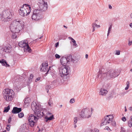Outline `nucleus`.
Instances as JSON below:
<instances>
[{"label":"nucleus","instance_id":"1","mask_svg":"<svg viewBox=\"0 0 132 132\" xmlns=\"http://www.w3.org/2000/svg\"><path fill=\"white\" fill-rule=\"evenodd\" d=\"M104 69L103 68H102L99 70L97 77L100 80L109 79L113 77H115L118 76L120 73L119 70H111L106 72H104Z\"/></svg>","mask_w":132,"mask_h":132},{"label":"nucleus","instance_id":"2","mask_svg":"<svg viewBox=\"0 0 132 132\" xmlns=\"http://www.w3.org/2000/svg\"><path fill=\"white\" fill-rule=\"evenodd\" d=\"M24 22L20 19L14 20L10 26L11 31L13 33H18L23 29L24 27Z\"/></svg>","mask_w":132,"mask_h":132},{"label":"nucleus","instance_id":"3","mask_svg":"<svg viewBox=\"0 0 132 132\" xmlns=\"http://www.w3.org/2000/svg\"><path fill=\"white\" fill-rule=\"evenodd\" d=\"M31 108L32 110L34 112L35 116L37 118H42L44 115L43 110L40 106L38 105L36 102L33 101L31 104Z\"/></svg>","mask_w":132,"mask_h":132},{"label":"nucleus","instance_id":"4","mask_svg":"<svg viewBox=\"0 0 132 132\" xmlns=\"http://www.w3.org/2000/svg\"><path fill=\"white\" fill-rule=\"evenodd\" d=\"M3 97L7 102L12 100L14 97V93L13 91L9 88L6 89L3 92Z\"/></svg>","mask_w":132,"mask_h":132},{"label":"nucleus","instance_id":"5","mask_svg":"<svg viewBox=\"0 0 132 132\" xmlns=\"http://www.w3.org/2000/svg\"><path fill=\"white\" fill-rule=\"evenodd\" d=\"M19 11L20 15L25 16L30 14L31 12V7L29 5L25 4L19 10Z\"/></svg>","mask_w":132,"mask_h":132},{"label":"nucleus","instance_id":"6","mask_svg":"<svg viewBox=\"0 0 132 132\" xmlns=\"http://www.w3.org/2000/svg\"><path fill=\"white\" fill-rule=\"evenodd\" d=\"M43 15L42 12L39 9L34 10L31 16L32 20H38L43 18Z\"/></svg>","mask_w":132,"mask_h":132},{"label":"nucleus","instance_id":"7","mask_svg":"<svg viewBox=\"0 0 132 132\" xmlns=\"http://www.w3.org/2000/svg\"><path fill=\"white\" fill-rule=\"evenodd\" d=\"M79 115L82 118H89L91 117L92 113L89 108H86L82 109L80 112Z\"/></svg>","mask_w":132,"mask_h":132},{"label":"nucleus","instance_id":"8","mask_svg":"<svg viewBox=\"0 0 132 132\" xmlns=\"http://www.w3.org/2000/svg\"><path fill=\"white\" fill-rule=\"evenodd\" d=\"M39 118L37 117L32 114H31L28 118V123L30 126L33 127L36 125V123Z\"/></svg>","mask_w":132,"mask_h":132},{"label":"nucleus","instance_id":"9","mask_svg":"<svg viewBox=\"0 0 132 132\" xmlns=\"http://www.w3.org/2000/svg\"><path fill=\"white\" fill-rule=\"evenodd\" d=\"M60 76L63 77L67 75L70 72V68L68 66H65L60 68L59 70Z\"/></svg>","mask_w":132,"mask_h":132},{"label":"nucleus","instance_id":"10","mask_svg":"<svg viewBox=\"0 0 132 132\" xmlns=\"http://www.w3.org/2000/svg\"><path fill=\"white\" fill-rule=\"evenodd\" d=\"M28 42H26L25 40H24L19 42L18 44L19 47L24 48V51H27L28 52L30 53L31 52L32 50L28 45Z\"/></svg>","mask_w":132,"mask_h":132},{"label":"nucleus","instance_id":"11","mask_svg":"<svg viewBox=\"0 0 132 132\" xmlns=\"http://www.w3.org/2000/svg\"><path fill=\"white\" fill-rule=\"evenodd\" d=\"M38 4L40 9H39L42 12V11H46L48 8L47 3L45 2L43 0H41L38 3Z\"/></svg>","mask_w":132,"mask_h":132},{"label":"nucleus","instance_id":"12","mask_svg":"<svg viewBox=\"0 0 132 132\" xmlns=\"http://www.w3.org/2000/svg\"><path fill=\"white\" fill-rule=\"evenodd\" d=\"M50 67H49V68L48 70V64L46 63H43L41 65L40 67V70L41 71H44L45 72L47 71V72L46 73H47L49 71L50 68Z\"/></svg>","mask_w":132,"mask_h":132},{"label":"nucleus","instance_id":"13","mask_svg":"<svg viewBox=\"0 0 132 132\" xmlns=\"http://www.w3.org/2000/svg\"><path fill=\"white\" fill-rule=\"evenodd\" d=\"M68 59H69L68 60H69L70 62H72L75 63L78 62L79 60V59L76 55H73L72 56L71 55H68Z\"/></svg>","mask_w":132,"mask_h":132},{"label":"nucleus","instance_id":"14","mask_svg":"<svg viewBox=\"0 0 132 132\" xmlns=\"http://www.w3.org/2000/svg\"><path fill=\"white\" fill-rule=\"evenodd\" d=\"M19 80V79H16L14 82L13 85L15 87L14 88L15 89H16L17 91H19V88L21 86V83L18 81Z\"/></svg>","mask_w":132,"mask_h":132},{"label":"nucleus","instance_id":"15","mask_svg":"<svg viewBox=\"0 0 132 132\" xmlns=\"http://www.w3.org/2000/svg\"><path fill=\"white\" fill-rule=\"evenodd\" d=\"M111 119L109 118L108 115H107L102 120L101 126H103L105 125L108 124H110V122Z\"/></svg>","mask_w":132,"mask_h":132},{"label":"nucleus","instance_id":"16","mask_svg":"<svg viewBox=\"0 0 132 132\" xmlns=\"http://www.w3.org/2000/svg\"><path fill=\"white\" fill-rule=\"evenodd\" d=\"M68 59V56L67 57H63L60 59V62L64 66H65L67 63L70 62Z\"/></svg>","mask_w":132,"mask_h":132},{"label":"nucleus","instance_id":"17","mask_svg":"<svg viewBox=\"0 0 132 132\" xmlns=\"http://www.w3.org/2000/svg\"><path fill=\"white\" fill-rule=\"evenodd\" d=\"M3 52H5L6 53H10L11 50V46L9 45H7L4 47L2 48Z\"/></svg>","mask_w":132,"mask_h":132},{"label":"nucleus","instance_id":"18","mask_svg":"<svg viewBox=\"0 0 132 132\" xmlns=\"http://www.w3.org/2000/svg\"><path fill=\"white\" fill-rule=\"evenodd\" d=\"M9 10H4L1 14V15L2 18H4V19H7V14L9 13Z\"/></svg>","mask_w":132,"mask_h":132},{"label":"nucleus","instance_id":"19","mask_svg":"<svg viewBox=\"0 0 132 132\" xmlns=\"http://www.w3.org/2000/svg\"><path fill=\"white\" fill-rule=\"evenodd\" d=\"M21 111V108H18L17 107H14L13 108L12 111V112L14 114L19 113Z\"/></svg>","mask_w":132,"mask_h":132},{"label":"nucleus","instance_id":"20","mask_svg":"<svg viewBox=\"0 0 132 132\" xmlns=\"http://www.w3.org/2000/svg\"><path fill=\"white\" fill-rule=\"evenodd\" d=\"M100 94L103 96H105L108 93V91L106 90L104 88L101 89L100 91Z\"/></svg>","mask_w":132,"mask_h":132},{"label":"nucleus","instance_id":"21","mask_svg":"<svg viewBox=\"0 0 132 132\" xmlns=\"http://www.w3.org/2000/svg\"><path fill=\"white\" fill-rule=\"evenodd\" d=\"M0 63H1L2 65L5 66L6 67L10 66V65L7 64L6 62L4 59L0 60Z\"/></svg>","mask_w":132,"mask_h":132},{"label":"nucleus","instance_id":"22","mask_svg":"<svg viewBox=\"0 0 132 132\" xmlns=\"http://www.w3.org/2000/svg\"><path fill=\"white\" fill-rule=\"evenodd\" d=\"M45 121L46 122H48V121L52 120L54 118V115H52L50 117H45Z\"/></svg>","mask_w":132,"mask_h":132},{"label":"nucleus","instance_id":"23","mask_svg":"<svg viewBox=\"0 0 132 132\" xmlns=\"http://www.w3.org/2000/svg\"><path fill=\"white\" fill-rule=\"evenodd\" d=\"M127 124L130 128L132 126V116H130V119L128 121Z\"/></svg>","mask_w":132,"mask_h":132},{"label":"nucleus","instance_id":"24","mask_svg":"<svg viewBox=\"0 0 132 132\" xmlns=\"http://www.w3.org/2000/svg\"><path fill=\"white\" fill-rule=\"evenodd\" d=\"M77 119L78 118L77 117H75L73 118V124L75 128H76L77 127L76 123L77 121Z\"/></svg>","mask_w":132,"mask_h":132},{"label":"nucleus","instance_id":"25","mask_svg":"<svg viewBox=\"0 0 132 132\" xmlns=\"http://www.w3.org/2000/svg\"><path fill=\"white\" fill-rule=\"evenodd\" d=\"M8 14H7V19L6 20H7V19H11L12 17V14L11 13V12L9 11V13Z\"/></svg>","mask_w":132,"mask_h":132},{"label":"nucleus","instance_id":"26","mask_svg":"<svg viewBox=\"0 0 132 132\" xmlns=\"http://www.w3.org/2000/svg\"><path fill=\"white\" fill-rule=\"evenodd\" d=\"M33 77L34 76L32 74H31L30 75V77L28 81V83H30L33 80Z\"/></svg>","mask_w":132,"mask_h":132},{"label":"nucleus","instance_id":"27","mask_svg":"<svg viewBox=\"0 0 132 132\" xmlns=\"http://www.w3.org/2000/svg\"><path fill=\"white\" fill-rule=\"evenodd\" d=\"M10 109V106L9 105L7 107H5L4 108V112H7L9 109Z\"/></svg>","mask_w":132,"mask_h":132},{"label":"nucleus","instance_id":"28","mask_svg":"<svg viewBox=\"0 0 132 132\" xmlns=\"http://www.w3.org/2000/svg\"><path fill=\"white\" fill-rule=\"evenodd\" d=\"M22 128V130H24L26 129L27 127H26V123H24L23 125H22L21 127Z\"/></svg>","mask_w":132,"mask_h":132},{"label":"nucleus","instance_id":"29","mask_svg":"<svg viewBox=\"0 0 132 132\" xmlns=\"http://www.w3.org/2000/svg\"><path fill=\"white\" fill-rule=\"evenodd\" d=\"M24 116V114L22 112L19 113L18 114V117L20 118H22Z\"/></svg>","mask_w":132,"mask_h":132},{"label":"nucleus","instance_id":"30","mask_svg":"<svg viewBox=\"0 0 132 132\" xmlns=\"http://www.w3.org/2000/svg\"><path fill=\"white\" fill-rule=\"evenodd\" d=\"M110 125H112V126H115L116 125V122L114 121H112V120H110Z\"/></svg>","mask_w":132,"mask_h":132},{"label":"nucleus","instance_id":"31","mask_svg":"<svg viewBox=\"0 0 132 132\" xmlns=\"http://www.w3.org/2000/svg\"><path fill=\"white\" fill-rule=\"evenodd\" d=\"M126 84L127 85V86L125 88V90H127L129 88V82L127 81L126 83Z\"/></svg>","mask_w":132,"mask_h":132},{"label":"nucleus","instance_id":"32","mask_svg":"<svg viewBox=\"0 0 132 132\" xmlns=\"http://www.w3.org/2000/svg\"><path fill=\"white\" fill-rule=\"evenodd\" d=\"M52 115H53L52 113L48 112L47 113L45 117H50L52 116Z\"/></svg>","mask_w":132,"mask_h":132},{"label":"nucleus","instance_id":"33","mask_svg":"<svg viewBox=\"0 0 132 132\" xmlns=\"http://www.w3.org/2000/svg\"><path fill=\"white\" fill-rule=\"evenodd\" d=\"M112 28V25H111L110 27H109L108 32L107 36H108L109 35V34L110 32V31L111 30Z\"/></svg>","mask_w":132,"mask_h":132},{"label":"nucleus","instance_id":"34","mask_svg":"<svg viewBox=\"0 0 132 132\" xmlns=\"http://www.w3.org/2000/svg\"><path fill=\"white\" fill-rule=\"evenodd\" d=\"M54 85H53L52 84H50V85H48L47 87H48V88L50 89H52L54 88Z\"/></svg>","mask_w":132,"mask_h":132},{"label":"nucleus","instance_id":"35","mask_svg":"<svg viewBox=\"0 0 132 132\" xmlns=\"http://www.w3.org/2000/svg\"><path fill=\"white\" fill-rule=\"evenodd\" d=\"M94 26V28H95V27L98 28L100 27V25H97V24L94 23H93L92 24V26Z\"/></svg>","mask_w":132,"mask_h":132},{"label":"nucleus","instance_id":"36","mask_svg":"<svg viewBox=\"0 0 132 132\" xmlns=\"http://www.w3.org/2000/svg\"><path fill=\"white\" fill-rule=\"evenodd\" d=\"M48 104L49 106H52L53 105V102L52 100H50L48 102Z\"/></svg>","mask_w":132,"mask_h":132},{"label":"nucleus","instance_id":"37","mask_svg":"<svg viewBox=\"0 0 132 132\" xmlns=\"http://www.w3.org/2000/svg\"><path fill=\"white\" fill-rule=\"evenodd\" d=\"M55 57L56 59H59L60 58V56L57 54H56L55 55Z\"/></svg>","mask_w":132,"mask_h":132},{"label":"nucleus","instance_id":"38","mask_svg":"<svg viewBox=\"0 0 132 132\" xmlns=\"http://www.w3.org/2000/svg\"><path fill=\"white\" fill-rule=\"evenodd\" d=\"M11 126V125H7L6 129L8 131L10 130Z\"/></svg>","mask_w":132,"mask_h":132},{"label":"nucleus","instance_id":"39","mask_svg":"<svg viewBox=\"0 0 132 132\" xmlns=\"http://www.w3.org/2000/svg\"><path fill=\"white\" fill-rule=\"evenodd\" d=\"M75 102V100L73 98H71L70 101V102L71 103H74Z\"/></svg>","mask_w":132,"mask_h":132},{"label":"nucleus","instance_id":"40","mask_svg":"<svg viewBox=\"0 0 132 132\" xmlns=\"http://www.w3.org/2000/svg\"><path fill=\"white\" fill-rule=\"evenodd\" d=\"M11 121V118L10 117L8 120V123L9 124L10 123Z\"/></svg>","mask_w":132,"mask_h":132},{"label":"nucleus","instance_id":"41","mask_svg":"<svg viewBox=\"0 0 132 132\" xmlns=\"http://www.w3.org/2000/svg\"><path fill=\"white\" fill-rule=\"evenodd\" d=\"M92 130L90 129H88L86 130L85 132H92Z\"/></svg>","mask_w":132,"mask_h":132},{"label":"nucleus","instance_id":"42","mask_svg":"<svg viewBox=\"0 0 132 132\" xmlns=\"http://www.w3.org/2000/svg\"><path fill=\"white\" fill-rule=\"evenodd\" d=\"M125 129L123 127H121V132H125Z\"/></svg>","mask_w":132,"mask_h":132},{"label":"nucleus","instance_id":"43","mask_svg":"<svg viewBox=\"0 0 132 132\" xmlns=\"http://www.w3.org/2000/svg\"><path fill=\"white\" fill-rule=\"evenodd\" d=\"M120 51H116L115 54L117 55H119L120 54Z\"/></svg>","mask_w":132,"mask_h":132},{"label":"nucleus","instance_id":"44","mask_svg":"<svg viewBox=\"0 0 132 132\" xmlns=\"http://www.w3.org/2000/svg\"><path fill=\"white\" fill-rule=\"evenodd\" d=\"M121 120H122L124 122H125L126 120V119L125 117H122V118Z\"/></svg>","mask_w":132,"mask_h":132},{"label":"nucleus","instance_id":"45","mask_svg":"<svg viewBox=\"0 0 132 132\" xmlns=\"http://www.w3.org/2000/svg\"><path fill=\"white\" fill-rule=\"evenodd\" d=\"M94 132H99V130L97 128H95L94 129Z\"/></svg>","mask_w":132,"mask_h":132},{"label":"nucleus","instance_id":"46","mask_svg":"<svg viewBox=\"0 0 132 132\" xmlns=\"http://www.w3.org/2000/svg\"><path fill=\"white\" fill-rule=\"evenodd\" d=\"M69 38H71V40H72V42H73V43H75V42H76V41L74 39H73V38H71L70 37H69Z\"/></svg>","mask_w":132,"mask_h":132},{"label":"nucleus","instance_id":"47","mask_svg":"<svg viewBox=\"0 0 132 132\" xmlns=\"http://www.w3.org/2000/svg\"><path fill=\"white\" fill-rule=\"evenodd\" d=\"M108 116H109V118H110V119H111V120H112V119H113V116H112V115H108Z\"/></svg>","mask_w":132,"mask_h":132},{"label":"nucleus","instance_id":"48","mask_svg":"<svg viewBox=\"0 0 132 132\" xmlns=\"http://www.w3.org/2000/svg\"><path fill=\"white\" fill-rule=\"evenodd\" d=\"M132 44V41H128V45L129 46H130L131 45V44Z\"/></svg>","mask_w":132,"mask_h":132},{"label":"nucleus","instance_id":"49","mask_svg":"<svg viewBox=\"0 0 132 132\" xmlns=\"http://www.w3.org/2000/svg\"><path fill=\"white\" fill-rule=\"evenodd\" d=\"M59 43L58 42H57V43H56L55 44V47H57L58 46H59Z\"/></svg>","mask_w":132,"mask_h":132},{"label":"nucleus","instance_id":"50","mask_svg":"<svg viewBox=\"0 0 132 132\" xmlns=\"http://www.w3.org/2000/svg\"><path fill=\"white\" fill-rule=\"evenodd\" d=\"M40 79V78H38L36 79L35 80V82H37Z\"/></svg>","mask_w":132,"mask_h":132},{"label":"nucleus","instance_id":"51","mask_svg":"<svg viewBox=\"0 0 132 132\" xmlns=\"http://www.w3.org/2000/svg\"><path fill=\"white\" fill-rule=\"evenodd\" d=\"M12 37L13 38L15 39L16 38L17 36L16 35H13Z\"/></svg>","mask_w":132,"mask_h":132},{"label":"nucleus","instance_id":"52","mask_svg":"<svg viewBox=\"0 0 132 132\" xmlns=\"http://www.w3.org/2000/svg\"><path fill=\"white\" fill-rule=\"evenodd\" d=\"M92 27L93 28V30L92 31L94 32L95 31V28H94V26H93Z\"/></svg>","mask_w":132,"mask_h":132},{"label":"nucleus","instance_id":"53","mask_svg":"<svg viewBox=\"0 0 132 132\" xmlns=\"http://www.w3.org/2000/svg\"><path fill=\"white\" fill-rule=\"evenodd\" d=\"M109 9H111L112 8V7L110 5H109Z\"/></svg>","mask_w":132,"mask_h":132},{"label":"nucleus","instance_id":"54","mask_svg":"<svg viewBox=\"0 0 132 132\" xmlns=\"http://www.w3.org/2000/svg\"><path fill=\"white\" fill-rule=\"evenodd\" d=\"M109 127L108 126H106L105 128H104V129H106V130H108V128Z\"/></svg>","mask_w":132,"mask_h":132},{"label":"nucleus","instance_id":"55","mask_svg":"<svg viewBox=\"0 0 132 132\" xmlns=\"http://www.w3.org/2000/svg\"><path fill=\"white\" fill-rule=\"evenodd\" d=\"M88 57V55L87 54H86L85 55V58L87 59Z\"/></svg>","mask_w":132,"mask_h":132},{"label":"nucleus","instance_id":"56","mask_svg":"<svg viewBox=\"0 0 132 132\" xmlns=\"http://www.w3.org/2000/svg\"><path fill=\"white\" fill-rule=\"evenodd\" d=\"M77 45V44H76V42H75V43H74L73 44V45L74 46H76Z\"/></svg>","mask_w":132,"mask_h":132},{"label":"nucleus","instance_id":"57","mask_svg":"<svg viewBox=\"0 0 132 132\" xmlns=\"http://www.w3.org/2000/svg\"><path fill=\"white\" fill-rule=\"evenodd\" d=\"M129 109L130 111H132V107H130V108H129Z\"/></svg>","mask_w":132,"mask_h":132},{"label":"nucleus","instance_id":"58","mask_svg":"<svg viewBox=\"0 0 132 132\" xmlns=\"http://www.w3.org/2000/svg\"><path fill=\"white\" fill-rule=\"evenodd\" d=\"M129 26L131 27L132 28V23H130V24Z\"/></svg>","mask_w":132,"mask_h":132},{"label":"nucleus","instance_id":"59","mask_svg":"<svg viewBox=\"0 0 132 132\" xmlns=\"http://www.w3.org/2000/svg\"><path fill=\"white\" fill-rule=\"evenodd\" d=\"M127 132H132V131L130 130H128L127 131Z\"/></svg>","mask_w":132,"mask_h":132},{"label":"nucleus","instance_id":"60","mask_svg":"<svg viewBox=\"0 0 132 132\" xmlns=\"http://www.w3.org/2000/svg\"><path fill=\"white\" fill-rule=\"evenodd\" d=\"M63 27H64L65 28H67V26H65L64 25L63 26Z\"/></svg>","mask_w":132,"mask_h":132},{"label":"nucleus","instance_id":"61","mask_svg":"<svg viewBox=\"0 0 132 132\" xmlns=\"http://www.w3.org/2000/svg\"><path fill=\"white\" fill-rule=\"evenodd\" d=\"M131 18L132 19V13H131L130 15Z\"/></svg>","mask_w":132,"mask_h":132},{"label":"nucleus","instance_id":"62","mask_svg":"<svg viewBox=\"0 0 132 132\" xmlns=\"http://www.w3.org/2000/svg\"><path fill=\"white\" fill-rule=\"evenodd\" d=\"M91 111H90V112H91V113H92V111H93V110L92 109V108H91Z\"/></svg>","mask_w":132,"mask_h":132},{"label":"nucleus","instance_id":"63","mask_svg":"<svg viewBox=\"0 0 132 132\" xmlns=\"http://www.w3.org/2000/svg\"><path fill=\"white\" fill-rule=\"evenodd\" d=\"M125 112H126L127 111V110L126 109V106H125Z\"/></svg>","mask_w":132,"mask_h":132},{"label":"nucleus","instance_id":"64","mask_svg":"<svg viewBox=\"0 0 132 132\" xmlns=\"http://www.w3.org/2000/svg\"><path fill=\"white\" fill-rule=\"evenodd\" d=\"M42 37H41L39 38H38L37 39H38V40H39V39H40L41 38H42Z\"/></svg>","mask_w":132,"mask_h":132}]
</instances>
